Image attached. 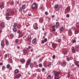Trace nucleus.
<instances>
[{
  "label": "nucleus",
  "instance_id": "nucleus-1",
  "mask_svg": "<svg viewBox=\"0 0 79 79\" xmlns=\"http://www.w3.org/2000/svg\"><path fill=\"white\" fill-rule=\"evenodd\" d=\"M5 23L4 22H2L0 23V27L2 29L5 27Z\"/></svg>",
  "mask_w": 79,
  "mask_h": 79
},
{
  "label": "nucleus",
  "instance_id": "nucleus-2",
  "mask_svg": "<svg viewBox=\"0 0 79 79\" xmlns=\"http://www.w3.org/2000/svg\"><path fill=\"white\" fill-rule=\"evenodd\" d=\"M55 77H59V74H60V72L54 71Z\"/></svg>",
  "mask_w": 79,
  "mask_h": 79
},
{
  "label": "nucleus",
  "instance_id": "nucleus-3",
  "mask_svg": "<svg viewBox=\"0 0 79 79\" xmlns=\"http://www.w3.org/2000/svg\"><path fill=\"white\" fill-rule=\"evenodd\" d=\"M29 52V48H27L26 49H24L23 50V52L24 53H26V54L27 53H28Z\"/></svg>",
  "mask_w": 79,
  "mask_h": 79
},
{
  "label": "nucleus",
  "instance_id": "nucleus-4",
  "mask_svg": "<svg viewBox=\"0 0 79 79\" xmlns=\"http://www.w3.org/2000/svg\"><path fill=\"white\" fill-rule=\"evenodd\" d=\"M66 62H62L61 63V65L62 66H63V67H65L66 66Z\"/></svg>",
  "mask_w": 79,
  "mask_h": 79
},
{
  "label": "nucleus",
  "instance_id": "nucleus-5",
  "mask_svg": "<svg viewBox=\"0 0 79 79\" xmlns=\"http://www.w3.org/2000/svg\"><path fill=\"white\" fill-rule=\"evenodd\" d=\"M31 60L29 59L27 62L26 63V66H29V64L30 63H31Z\"/></svg>",
  "mask_w": 79,
  "mask_h": 79
},
{
  "label": "nucleus",
  "instance_id": "nucleus-6",
  "mask_svg": "<svg viewBox=\"0 0 79 79\" xmlns=\"http://www.w3.org/2000/svg\"><path fill=\"white\" fill-rule=\"evenodd\" d=\"M47 42V39L45 38L44 40H42L41 43L42 44H44V43H45V42Z\"/></svg>",
  "mask_w": 79,
  "mask_h": 79
},
{
  "label": "nucleus",
  "instance_id": "nucleus-7",
  "mask_svg": "<svg viewBox=\"0 0 79 79\" xmlns=\"http://www.w3.org/2000/svg\"><path fill=\"white\" fill-rule=\"evenodd\" d=\"M72 50L73 53H76V50L74 49V47H72Z\"/></svg>",
  "mask_w": 79,
  "mask_h": 79
},
{
  "label": "nucleus",
  "instance_id": "nucleus-8",
  "mask_svg": "<svg viewBox=\"0 0 79 79\" xmlns=\"http://www.w3.org/2000/svg\"><path fill=\"white\" fill-rule=\"evenodd\" d=\"M52 46L53 48H55L56 47L57 45H56V44L55 43H52Z\"/></svg>",
  "mask_w": 79,
  "mask_h": 79
},
{
  "label": "nucleus",
  "instance_id": "nucleus-9",
  "mask_svg": "<svg viewBox=\"0 0 79 79\" xmlns=\"http://www.w3.org/2000/svg\"><path fill=\"white\" fill-rule=\"evenodd\" d=\"M21 77V74H20L16 75L15 76V77H16L17 79H19V77Z\"/></svg>",
  "mask_w": 79,
  "mask_h": 79
},
{
  "label": "nucleus",
  "instance_id": "nucleus-10",
  "mask_svg": "<svg viewBox=\"0 0 79 79\" xmlns=\"http://www.w3.org/2000/svg\"><path fill=\"white\" fill-rule=\"evenodd\" d=\"M32 8H36V5H35V4L33 3L32 5Z\"/></svg>",
  "mask_w": 79,
  "mask_h": 79
},
{
  "label": "nucleus",
  "instance_id": "nucleus-11",
  "mask_svg": "<svg viewBox=\"0 0 79 79\" xmlns=\"http://www.w3.org/2000/svg\"><path fill=\"white\" fill-rule=\"evenodd\" d=\"M1 46H2L3 47H4V42H3V40H2L1 41Z\"/></svg>",
  "mask_w": 79,
  "mask_h": 79
},
{
  "label": "nucleus",
  "instance_id": "nucleus-12",
  "mask_svg": "<svg viewBox=\"0 0 79 79\" xmlns=\"http://www.w3.org/2000/svg\"><path fill=\"white\" fill-rule=\"evenodd\" d=\"M20 61L21 63H23V62H24L25 61V60L24 59H22L20 60Z\"/></svg>",
  "mask_w": 79,
  "mask_h": 79
},
{
  "label": "nucleus",
  "instance_id": "nucleus-13",
  "mask_svg": "<svg viewBox=\"0 0 79 79\" xmlns=\"http://www.w3.org/2000/svg\"><path fill=\"white\" fill-rule=\"evenodd\" d=\"M75 49L76 51H77L78 50V45H77L75 46Z\"/></svg>",
  "mask_w": 79,
  "mask_h": 79
},
{
  "label": "nucleus",
  "instance_id": "nucleus-14",
  "mask_svg": "<svg viewBox=\"0 0 79 79\" xmlns=\"http://www.w3.org/2000/svg\"><path fill=\"white\" fill-rule=\"evenodd\" d=\"M65 10H67L68 11H70V7H67Z\"/></svg>",
  "mask_w": 79,
  "mask_h": 79
},
{
  "label": "nucleus",
  "instance_id": "nucleus-15",
  "mask_svg": "<svg viewBox=\"0 0 79 79\" xmlns=\"http://www.w3.org/2000/svg\"><path fill=\"white\" fill-rule=\"evenodd\" d=\"M56 31V29L55 28H52V33H54L55 32V31Z\"/></svg>",
  "mask_w": 79,
  "mask_h": 79
},
{
  "label": "nucleus",
  "instance_id": "nucleus-16",
  "mask_svg": "<svg viewBox=\"0 0 79 79\" xmlns=\"http://www.w3.org/2000/svg\"><path fill=\"white\" fill-rule=\"evenodd\" d=\"M13 31H14V32H16L17 31V29H16V28H14L13 29Z\"/></svg>",
  "mask_w": 79,
  "mask_h": 79
},
{
  "label": "nucleus",
  "instance_id": "nucleus-17",
  "mask_svg": "<svg viewBox=\"0 0 79 79\" xmlns=\"http://www.w3.org/2000/svg\"><path fill=\"white\" fill-rule=\"evenodd\" d=\"M56 27H58V26H59V23H58V22H57L56 23Z\"/></svg>",
  "mask_w": 79,
  "mask_h": 79
},
{
  "label": "nucleus",
  "instance_id": "nucleus-18",
  "mask_svg": "<svg viewBox=\"0 0 79 79\" xmlns=\"http://www.w3.org/2000/svg\"><path fill=\"white\" fill-rule=\"evenodd\" d=\"M36 41V39H34L33 40H32V43L33 44H34L35 43V42Z\"/></svg>",
  "mask_w": 79,
  "mask_h": 79
},
{
  "label": "nucleus",
  "instance_id": "nucleus-19",
  "mask_svg": "<svg viewBox=\"0 0 79 79\" xmlns=\"http://www.w3.org/2000/svg\"><path fill=\"white\" fill-rule=\"evenodd\" d=\"M64 30V28H63V27H62L60 29V31H63Z\"/></svg>",
  "mask_w": 79,
  "mask_h": 79
},
{
  "label": "nucleus",
  "instance_id": "nucleus-20",
  "mask_svg": "<svg viewBox=\"0 0 79 79\" xmlns=\"http://www.w3.org/2000/svg\"><path fill=\"white\" fill-rule=\"evenodd\" d=\"M25 8H26V5H23L22 6V8L23 9H25Z\"/></svg>",
  "mask_w": 79,
  "mask_h": 79
},
{
  "label": "nucleus",
  "instance_id": "nucleus-21",
  "mask_svg": "<svg viewBox=\"0 0 79 79\" xmlns=\"http://www.w3.org/2000/svg\"><path fill=\"white\" fill-rule=\"evenodd\" d=\"M79 33V31L77 30H76L75 31V34H77Z\"/></svg>",
  "mask_w": 79,
  "mask_h": 79
},
{
  "label": "nucleus",
  "instance_id": "nucleus-22",
  "mask_svg": "<svg viewBox=\"0 0 79 79\" xmlns=\"http://www.w3.org/2000/svg\"><path fill=\"white\" fill-rule=\"evenodd\" d=\"M76 65L78 67H79V61H77L76 63Z\"/></svg>",
  "mask_w": 79,
  "mask_h": 79
},
{
  "label": "nucleus",
  "instance_id": "nucleus-23",
  "mask_svg": "<svg viewBox=\"0 0 79 79\" xmlns=\"http://www.w3.org/2000/svg\"><path fill=\"white\" fill-rule=\"evenodd\" d=\"M10 66L9 64H8L6 66V68L8 69H9L10 67Z\"/></svg>",
  "mask_w": 79,
  "mask_h": 79
},
{
  "label": "nucleus",
  "instance_id": "nucleus-24",
  "mask_svg": "<svg viewBox=\"0 0 79 79\" xmlns=\"http://www.w3.org/2000/svg\"><path fill=\"white\" fill-rule=\"evenodd\" d=\"M19 71V70L18 69L15 70V73H17Z\"/></svg>",
  "mask_w": 79,
  "mask_h": 79
},
{
  "label": "nucleus",
  "instance_id": "nucleus-25",
  "mask_svg": "<svg viewBox=\"0 0 79 79\" xmlns=\"http://www.w3.org/2000/svg\"><path fill=\"white\" fill-rule=\"evenodd\" d=\"M0 7L1 9H2V8H4V6L3 5H1L0 6Z\"/></svg>",
  "mask_w": 79,
  "mask_h": 79
},
{
  "label": "nucleus",
  "instance_id": "nucleus-26",
  "mask_svg": "<svg viewBox=\"0 0 79 79\" xmlns=\"http://www.w3.org/2000/svg\"><path fill=\"white\" fill-rule=\"evenodd\" d=\"M68 32L69 33H71V32H72L71 31V29L70 28L69 29Z\"/></svg>",
  "mask_w": 79,
  "mask_h": 79
},
{
  "label": "nucleus",
  "instance_id": "nucleus-27",
  "mask_svg": "<svg viewBox=\"0 0 79 79\" xmlns=\"http://www.w3.org/2000/svg\"><path fill=\"white\" fill-rule=\"evenodd\" d=\"M51 65H52L51 64H49L48 65V68H51Z\"/></svg>",
  "mask_w": 79,
  "mask_h": 79
},
{
  "label": "nucleus",
  "instance_id": "nucleus-28",
  "mask_svg": "<svg viewBox=\"0 0 79 79\" xmlns=\"http://www.w3.org/2000/svg\"><path fill=\"white\" fill-rule=\"evenodd\" d=\"M27 37L28 39H27V40H28V39H30L31 38V35H29Z\"/></svg>",
  "mask_w": 79,
  "mask_h": 79
},
{
  "label": "nucleus",
  "instance_id": "nucleus-29",
  "mask_svg": "<svg viewBox=\"0 0 79 79\" xmlns=\"http://www.w3.org/2000/svg\"><path fill=\"white\" fill-rule=\"evenodd\" d=\"M30 68H32V67L33 66V65H32V63H30Z\"/></svg>",
  "mask_w": 79,
  "mask_h": 79
},
{
  "label": "nucleus",
  "instance_id": "nucleus-30",
  "mask_svg": "<svg viewBox=\"0 0 79 79\" xmlns=\"http://www.w3.org/2000/svg\"><path fill=\"white\" fill-rule=\"evenodd\" d=\"M76 26L78 27H79V23H76Z\"/></svg>",
  "mask_w": 79,
  "mask_h": 79
},
{
  "label": "nucleus",
  "instance_id": "nucleus-31",
  "mask_svg": "<svg viewBox=\"0 0 79 79\" xmlns=\"http://www.w3.org/2000/svg\"><path fill=\"white\" fill-rule=\"evenodd\" d=\"M6 20H9L10 19V17L7 16L6 17Z\"/></svg>",
  "mask_w": 79,
  "mask_h": 79
},
{
  "label": "nucleus",
  "instance_id": "nucleus-32",
  "mask_svg": "<svg viewBox=\"0 0 79 79\" xmlns=\"http://www.w3.org/2000/svg\"><path fill=\"white\" fill-rule=\"evenodd\" d=\"M19 41V40H18V39H16L15 40V42L16 44H17V43H18V42Z\"/></svg>",
  "mask_w": 79,
  "mask_h": 79
},
{
  "label": "nucleus",
  "instance_id": "nucleus-33",
  "mask_svg": "<svg viewBox=\"0 0 79 79\" xmlns=\"http://www.w3.org/2000/svg\"><path fill=\"white\" fill-rule=\"evenodd\" d=\"M19 36L20 37H22V36H23V35H22V34L21 33H20L19 34Z\"/></svg>",
  "mask_w": 79,
  "mask_h": 79
},
{
  "label": "nucleus",
  "instance_id": "nucleus-34",
  "mask_svg": "<svg viewBox=\"0 0 79 79\" xmlns=\"http://www.w3.org/2000/svg\"><path fill=\"white\" fill-rule=\"evenodd\" d=\"M6 16H10V14H8V13H7L6 14Z\"/></svg>",
  "mask_w": 79,
  "mask_h": 79
},
{
  "label": "nucleus",
  "instance_id": "nucleus-35",
  "mask_svg": "<svg viewBox=\"0 0 79 79\" xmlns=\"http://www.w3.org/2000/svg\"><path fill=\"white\" fill-rule=\"evenodd\" d=\"M14 4V2H10V5H11V6L13 5Z\"/></svg>",
  "mask_w": 79,
  "mask_h": 79
},
{
  "label": "nucleus",
  "instance_id": "nucleus-36",
  "mask_svg": "<svg viewBox=\"0 0 79 79\" xmlns=\"http://www.w3.org/2000/svg\"><path fill=\"white\" fill-rule=\"evenodd\" d=\"M10 36L11 38H13L14 37V35L13 34H12L10 35Z\"/></svg>",
  "mask_w": 79,
  "mask_h": 79
},
{
  "label": "nucleus",
  "instance_id": "nucleus-37",
  "mask_svg": "<svg viewBox=\"0 0 79 79\" xmlns=\"http://www.w3.org/2000/svg\"><path fill=\"white\" fill-rule=\"evenodd\" d=\"M59 77H55L54 79H59Z\"/></svg>",
  "mask_w": 79,
  "mask_h": 79
},
{
  "label": "nucleus",
  "instance_id": "nucleus-38",
  "mask_svg": "<svg viewBox=\"0 0 79 79\" xmlns=\"http://www.w3.org/2000/svg\"><path fill=\"white\" fill-rule=\"evenodd\" d=\"M46 64H45V63H44L43 66H44V68H47V66L46 65Z\"/></svg>",
  "mask_w": 79,
  "mask_h": 79
},
{
  "label": "nucleus",
  "instance_id": "nucleus-39",
  "mask_svg": "<svg viewBox=\"0 0 79 79\" xmlns=\"http://www.w3.org/2000/svg\"><path fill=\"white\" fill-rule=\"evenodd\" d=\"M67 77H69H69H70V74L69 73H68L67 75Z\"/></svg>",
  "mask_w": 79,
  "mask_h": 79
},
{
  "label": "nucleus",
  "instance_id": "nucleus-40",
  "mask_svg": "<svg viewBox=\"0 0 79 79\" xmlns=\"http://www.w3.org/2000/svg\"><path fill=\"white\" fill-rule=\"evenodd\" d=\"M45 68H43L42 69V72H44V71H45Z\"/></svg>",
  "mask_w": 79,
  "mask_h": 79
},
{
  "label": "nucleus",
  "instance_id": "nucleus-41",
  "mask_svg": "<svg viewBox=\"0 0 79 79\" xmlns=\"http://www.w3.org/2000/svg\"><path fill=\"white\" fill-rule=\"evenodd\" d=\"M6 45H9V43H8V41H6Z\"/></svg>",
  "mask_w": 79,
  "mask_h": 79
},
{
  "label": "nucleus",
  "instance_id": "nucleus-42",
  "mask_svg": "<svg viewBox=\"0 0 79 79\" xmlns=\"http://www.w3.org/2000/svg\"><path fill=\"white\" fill-rule=\"evenodd\" d=\"M40 23H42V22H43V20L40 19L39 20Z\"/></svg>",
  "mask_w": 79,
  "mask_h": 79
},
{
  "label": "nucleus",
  "instance_id": "nucleus-43",
  "mask_svg": "<svg viewBox=\"0 0 79 79\" xmlns=\"http://www.w3.org/2000/svg\"><path fill=\"white\" fill-rule=\"evenodd\" d=\"M10 63L13 62V60H12V59H10Z\"/></svg>",
  "mask_w": 79,
  "mask_h": 79
},
{
  "label": "nucleus",
  "instance_id": "nucleus-44",
  "mask_svg": "<svg viewBox=\"0 0 79 79\" xmlns=\"http://www.w3.org/2000/svg\"><path fill=\"white\" fill-rule=\"evenodd\" d=\"M61 41V40L60 39H58L57 40V42H60Z\"/></svg>",
  "mask_w": 79,
  "mask_h": 79
},
{
  "label": "nucleus",
  "instance_id": "nucleus-45",
  "mask_svg": "<svg viewBox=\"0 0 79 79\" xmlns=\"http://www.w3.org/2000/svg\"><path fill=\"white\" fill-rule=\"evenodd\" d=\"M5 68H6V67H5V66H3L2 67V70H5Z\"/></svg>",
  "mask_w": 79,
  "mask_h": 79
},
{
  "label": "nucleus",
  "instance_id": "nucleus-46",
  "mask_svg": "<svg viewBox=\"0 0 79 79\" xmlns=\"http://www.w3.org/2000/svg\"><path fill=\"white\" fill-rule=\"evenodd\" d=\"M50 77H51V76L50 75H48V79H50Z\"/></svg>",
  "mask_w": 79,
  "mask_h": 79
},
{
  "label": "nucleus",
  "instance_id": "nucleus-47",
  "mask_svg": "<svg viewBox=\"0 0 79 79\" xmlns=\"http://www.w3.org/2000/svg\"><path fill=\"white\" fill-rule=\"evenodd\" d=\"M23 11V8H20L19 9V11Z\"/></svg>",
  "mask_w": 79,
  "mask_h": 79
},
{
  "label": "nucleus",
  "instance_id": "nucleus-48",
  "mask_svg": "<svg viewBox=\"0 0 79 79\" xmlns=\"http://www.w3.org/2000/svg\"><path fill=\"white\" fill-rule=\"evenodd\" d=\"M34 29H38V27H34Z\"/></svg>",
  "mask_w": 79,
  "mask_h": 79
},
{
  "label": "nucleus",
  "instance_id": "nucleus-49",
  "mask_svg": "<svg viewBox=\"0 0 79 79\" xmlns=\"http://www.w3.org/2000/svg\"><path fill=\"white\" fill-rule=\"evenodd\" d=\"M42 67V64H39V67Z\"/></svg>",
  "mask_w": 79,
  "mask_h": 79
},
{
  "label": "nucleus",
  "instance_id": "nucleus-50",
  "mask_svg": "<svg viewBox=\"0 0 79 79\" xmlns=\"http://www.w3.org/2000/svg\"><path fill=\"white\" fill-rule=\"evenodd\" d=\"M5 58H7V54H6L5 56Z\"/></svg>",
  "mask_w": 79,
  "mask_h": 79
},
{
  "label": "nucleus",
  "instance_id": "nucleus-51",
  "mask_svg": "<svg viewBox=\"0 0 79 79\" xmlns=\"http://www.w3.org/2000/svg\"><path fill=\"white\" fill-rule=\"evenodd\" d=\"M76 42V40H73L72 41L73 43H75Z\"/></svg>",
  "mask_w": 79,
  "mask_h": 79
},
{
  "label": "nucleus",
  "instance_id": "nucleus-52",
  "mask_svg": "<svg viewBox=\"0 0 79 79\" xmlns=\"http://www.w3.org/2000/svg\"><path fill=\"white\" fill-rule=\"evenodd\" d=\"M66 16L67 18H69V14H67L66 15Z\"/></svg>",
  "mask_w": 79,
  "mask_h": 79
},
{
  "label": "nucleus",
  "instance_id": "nucleus-53",
  "mask_svg": "<svg viewBox=\"0 0 79 79\" xmlns=\"http://www.w3.org/2000/svg\"><path fill=\"white\" fill-rule=\"evenodd\" d=\"M14 26L15 27H16L17 26V24L16 23H15L14 25Z\"/></svg>",
  "mask_w": 79,
  "mask_h": 79
},
{
  "label": "nucleus",
  "instance_id": "nucleus-54",
  "mask_svg": "<svg viewBox=\"0 0 79 79\" xmlns=\"http://www.w3.org/2000/svg\"><path fill=\"white\" fill-rule=\"evenodd\" d=\"M57 7H58V5H56L55 6V8H57Z\"/></svg>",
  "mask_w": 79,
  "mask_h": 79
},
{
  "label": "nucleus",
  "instance_id": "nucleus-55",
  "mask_svg": "<svg viewBox=\"0 0 79 79\" xmlns=\"http://www.w3.org/2000/svg\"><path fill=\"white\" fill-rule=\"evenodd\" d=\"M55 27V25H54L52 27V28H54Z\"/></svg>",
  "mask_w": 79,
  "mask_h": 79
},
{
  "label": "nucleus",
  "instance_id": "nucleus-56",
  "mask_svg": "<svg viewBox=\"0 0 79 79\" xmlns=\"http://www.w3.org/2000/svg\"><path fill=\"white\" fill-rule=\"evenodd\" d=\"M66 60H67L68 61H69V58H68V57H67L66 58Z\"/></svg>",
  "mask_w": 79,
  "mask_h": 79
},
{
  "label": "nucleus",
  "instance_id": "nucleus-57",
  "mask_svg": "<svg viewBox=\"0 0 79 79\" xmlns=\"http://www.w3.org/2000/svg\"><path fill=\"white\" fill-rule=\"evenodd\" d=\"M20 32V30H19L17 31V33H18V34H19V33Z\"/></svg>",
  "mask_w": 79,
  "mask_h": 79
},
{
  "label": "nucleus",
  "instance_id": "nucleus-58",
  "mask_svg": "<svg viewBox=\"0 0 79 79\" xmlns=\"http://www.w3.org/2000/svg\"><path fill=\"white\" fill-rule=\"evenodd\" d=\"M73 60V57H71L69 58V60Z\"/></svg>",
  "mask_w": 79,
  "mask_h": 79
},
{
  "label": "nucleus",
  "instance_id": "nucleus-59",
  "mask_svg": "<svg viewBox=\"0 0 79 79\" xmlns=\"http://www.w3.org/2000/svg\"><path fill=\"white\" fill-rule=\"evenodd\" d=\"M45 15H48V12H46L45 13Z\"/></svg>",
  "mask_w": 79,
  "mask_h": 79
},
{
  "label": "nucleus",
  "instance_id": "nucleus-60",
  "mask_svg": "<svg viewBox=\"0 0 79 79\" xmlns=\"http://www.w3.org/2000/svg\"><path fill=\"white\" fill-rule=\"evenodd\" d=\"M31 41H30L28 42L29 45H31Z\"/></svg>",
  "mask_w": 79,
  "mask_h": 79
},
{
  "label": "nucleus",
  "instance_id": "nucleus-61",
  "mask_svg": "<svg viewBox=\"0 0 79 79\" xmlns=\"http://www.w3.org/2000/svg\"><path fill=\"white\" fill-rule=\"evenodd\" d=\"M17 49H19L20 48V47H19V46H17Z\"/></svg>",
  "mask_w": 79,
  "mask_h": 79
},
{
  "label": "nucleus",
  "instance_id": "nucleus-62",
  "mask_svg": "<svg viewBox=\"0 0 79 79\" xmlns=\"http://www.w3.org/2000/svg\"><path fill=\"white\" fill-rule=\"evenodd\" d=\"M52 58H55V55H53Z\"/></svg>",
  "mask_w": 79,
  "mask_h": 79
},
{
  "label": "nucleus",
  "instance_id": "nucleus-63",
  "mask_svg": "<svg viewBox=\"0 0 79 79\" xmlns=\"http://www.w3.org/2000/svg\"><path fill=\"white\" fill-rule=\"evenodd\" d=\"M75 28L74 27H72V29H73V30H74L75 29Z\"/></svg>",
  "mask_w": 79,
  "mask_h": 79
},
{
  "label": "nucleus",
  "instance_id": "nucleus-64",
  "mask_svg": "<svg viewBox=\"0 0 79 79\" xmlns=\"http://www.w3.org/2000/svg\"><path fill=\"white\" fill-rule=\"evenodd\" d=\"M64 55H67V52H64Z\"/></svg>",
  "mask_w": 79,
  "mask_h": 79
}]
</instances>
